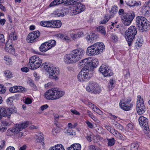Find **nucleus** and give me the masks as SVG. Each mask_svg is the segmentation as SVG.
Segmentation results:
<instances>
[{"mask_svg": "<svg viewBox=\"0 0 150 150\" xmlns=\"http://www.w3.org/2000/svg\"><path fill=\"white\" fill-rule=\"evenodd\" d=\"M143 41V38L141 37H139L137 39L135 43V46L137 49L139 48L142 45Z\"/></svg>", "mask_w": 150, "mask_h": 150, "instance_id": "36", "label": "nucleus"}, {"mask_svg": "<svg viewBox=\"0 0 150 150\" xmlns=\"http://www.w3.org/2000/svg\"><path fill=\"white\" fill-rule=\"evenodd\" d=\"M143 99L141 98L140 96H138L137 98V104L141 103H143Z\"/></svg>", "mask_w": 150, "mask_h": 150, "instance_id": "56", "label": "nucleus"}, {"mask_svg": "<svg viewBox=\"0 0 150 150\" xmlns=\"http://www.w3.org/2000/svg\"><path fill=\"white\" fill-rule=\"evenodd\" d=\"M71 111L72 113L76 115H79L80 114L79 112L75 110L71 109Z\"/></svg>", "mask_w": 150, "mask_h": 150, "instance_id": "62", "label": "nucleus"}, {"mask_svg": "<svg viewBox=\"0 0 150 150\" xmlns=\"http://www.w3.org/2000/svg\"><path fill=\"white\" fill-rule=\"evenodd\" d=\"M6 91V88L4 85L0 84V93H4Z\"/></svg>", "mask_w": 150, "mask_h": 150, "instance_id": "52", "label": "nucleus"}, {"mask_svg": "<svg viewBox=\"0 0 150 150\" xmlns=\"http://www.w3.org/2000/svg\"><path fill=\"white\" fill-rule=\"evenodd\" d=\"M35 142L36 143H40L42 146L44 145V143L42 142L43 140V134L41 133H37L35 134Z\"/></svg>", "mask_w": 150, "mask_h": 150, "instance_id": "18", "label": "nucleus"}, {"mask_svg": "<svg viewBox=\"0 0 150 150\" xmlns=\"http://www.w3.org/2000/svg\"><path fill=\"white\" fill-rule=\"evenodd\" d=\"M4 59L6 61V64L9 65L11 63L12 60L11 59L8 57L7 56L4 57Z\"/></svg>", "mask_w": 150, "mask_h": 150, "instance_id": "50", "label": "nucleus"}, {"mask_svg": "<svg viewBox=\"0 0 150 150\" xmlns=\"http://www.w3.org/2000/svg\"><path fill=\"white\" fill-rule=\"evenodd\" d=\"M30 69L35 70L39 68L42 63V59L38 55H34L30 57L29 60Z\"/></svg>", "mask_w": 150, "mask_h": 150, "instance_id": "7", "label": "nucleus"}, {"mask_svg": "<svg viewBox=\"0 0 150 150\" xmlns=\"http://www.w3.org/2000/svg\"><path fill=\"white\" fill-rule=\"evenodd\" d=\"M85 123L91 129H92L93 127V125L89 121L87 120Z\"/></svg>", "mask_w": 150, "mask_h": 150, "instance_id": "58", "label": "nucleus"}, {"mask_svg": "<svg viewBox=\"0 0 150 150\" xmlns=\"http://www.w3.org/2000/svg\"><path fill=\"white\" fill-rule=\"evenodd\" d=\"M139 146V143L134 142L131 144L130 150H138Z\"/></svg>", "mask_w": 150, "mask_h": 150, "instance_id": "37", "label": "nucleus"}, {"mask_svg": "<svg viewBox=\"0 0 150 150\" xmlns=\"http://www.w3.org/2000/svg\"><path fill=\"white\" fill-rule=\"evenodd\" d=\"M4 74L5 75L6 78L7 79H10L13 76V74L12 72L8 70L5 71Z\"/></svg>", "mask_w": 150, "mask_h": 150, "instance_id": "40", "label": "nucleus"}, {"mask_svg": "<svg viewBox=\"0 0 150 150\" xmlns=\"http://www.w3.org/2000/svg\"><path fill=\"white\" fill-rule=\"evenodd\" d=\"M99 71L105 77L110 76L113 74L112 71L105 65H101L99 68Z\"/></svg>", "mask_w": 150, "mask_h": 150, "instance_id": "12", "label": "nucleus"}, {"mask_svg": "<svg viewBox=\"0 0 150 150\" xmlns=\"http://www.w3.org/2000/svg\"><path fill=\"white\" fill-rule=\"evenodd\" d=\"M87 113L88 116L91 118L95 122H96L98 120L94 116L93 114L90 110H88L87 111Z\"/></svg>", "mask_w": 150, "mask_h": 150, "instance_id": "46", "label": "nucleus"}, {"mask_svg": "<svg viewBox=\"0 0 150 150\" xmlns=\"http://www.w3.org/2000/svg\"><path fill=\"white\" fill-rule=\"evenodd\" d=\"M139 122L142 128H144V129L146 131L147 133H148L149 129L147 119L143 116H141L139 118Z\"/></svg>", "mask_w": 150, "mask_h": 150, "instance_id": "13", "label": "nucleus"}, {"mask_svg": "<svg viewBox=\"0 0 150 150\" xmlns=\"http://www.w3.org/2000/svg\"><path fill=\"white\" fill-rule=\"evenodd\" d=\"M110 16H108V15H105V17L103 21L100 22V23L104 24L106 23L111 18H110Z\"/></svg>", "mask_w": 150, "mask_h": 150, "instance_id": "49", "label": "nucleus"}, {"mask_svg": "<svg viewBox=\"0 0 150 150\" xmlns=\"http://www.w3.org/2000/svg\"><path fill=\"white\" fill-rule=\"evenodd\" d=\"M46 42L43 43L39 47L40 51L42 52H44L49 49L48 44Z\"/></svg>", "mask_w": 150, "mask_h": 150, "instance_id": "24", "label": "nucleus"}, {"mask_svg": "<svg viewBox=\"0 0 150 150\" xmlns=\"http://www.w3.org/2000/svg\"><path fill=\"white\" fill-rule=\"evenodd\" d=\"M83 35V33L82 32H79L77 33H73L70 34L71 37L72 39L75 40L76 39L82 37Z\"/></svg>", "mask_w": 150, "mask_h": 150, "instance_id": "28", "label": "nucleus"}, {"mask_svg": "<svg viewBox=\"0 0 150 150\" xmlns=\"http://www.w3.org/2000/svg\"><path fill=\"white\" fill-rule=\"evenodd\" d=\"M40 32L36 30L30 33L27 37V41L30 43L33 42L40 35Z\"/></svg>", "mask_w": 150, "mask_h": 150, "instance_id": "15", "label": "nucleus"}, {"mask_svg": "<svg viewBox=\"0 0 150 150\" xmlns=\"http://www.w3.org/2000/svg\"><path fill=\"white\" fill-rule=\"evenodd\" d=\"M51 28H60L62 25V23L60 21H51Z\"/></svg>", "mask_w": 150, "mask_h": 150, "instance_id": "30", "label": "nucleus"}, {"mask_svg": "<svg viewBox=\"0 0 150 150\" xmlns=\"http://www.w3.org/2000/svg\"><path fill=\"white\" fill-rule=\"evenodd\" d=\"M28 122H26L23 123L16 124L15 125V127L12 128L13 134H18V132L21 131L23 129L27 127L28 125Z\"/></svg>", "mask_w": 150, "mask_h": 150, "instance_id": "14", "label": "nucleus"}, {"mask_svg": "<svg viewBox=\"0 0 150 150\" xmlns=\"http://www.w3.org/2000/svg\"><path fill=\"white\" fill-rule=\"evenodd\" d=\"M7 108L0 107V119L2 117H6L8 118Z\"/></svg>", "mask_w": 150, "mask_h": 150, "instance_id": "27", "label": "nucleus"}, {"mask_svg": "<svg viewBox=\"0 0 150 150\" xmlns=\"http://www.w3.org/2000/svg\"><path fill=\"white\" fill-rule=\"evenodd\" d=\"M51 21H42L40 23L41 25L43 27L50 28L51 27Z\"/></svg>", "mask_w": 150, "mask_h": 150, "instance_id": "34", "label": "nucleus"}, {"mask_svg": "<svg viewBox=\"0 0 150 150\" xmlns=\"http://www.w3.org/2000/svg\"><path fill=\"white\" fill-rule=\"evenodd\" d=\"M130 6H138L141 5V3L140 2H137L134 0H132L130 1L129 3V4H128Z\"/></svg>", "mask_w": 150, "mask_h": 150, "instance_id": "42", "label": "nucleus"}, {"mask_svg": "<svg viewBox=\"0 0 150 150\" xmlns=\"http://www.w3.org/2000/svg\"><path fill=\"white\" fill-rule=\"evenodd\" d=\"M96 30L102 35H105L106 34L104 27L102 26H99L96 28Z\"/></svg>", "mask_w": 150, "mask_h": 150, "instance_id": "38", "label": "nucleus"}, {"mask_svg": "<svg viewBox=\"0 0 150 150\" xmlns=\"http://www.w3.org/2000/svg\"><path fill=\"white\" fill-rule=\"evenodd\" d=\"M108 140V146H111L114 145L115 140L113 138L111 139H107Z\"/></svg>", "mask_w": 150, "mask_h": 150, "instance_id": "43", "label": "nucleus"}, {"mask_svg": "<svg viewBox=\"0 0 150 150\" xmlns=\"http://www.w3.org/2000/svg\"><path fill=\"white\" fill-rule=\"evenodd\" d=\"M46 42L47 43L49 48L50 49L54 46L56 44V41L54 40H50Z\"/></svg>", "mask_w": 150, "mask_h": 150, "instance_id": "41", "label": "nucleus"}, {"mask_svg": "<svg viewBox=\"0 0 150 150\" xmlns=\"http://www.w3.org/2000/svg\"><path fill=\"white\" fill-rule=\"evenodd\" d=\"M83 0H70L64 4L65 6L70 5H76L77 4L79 3L80 2H82Z\"/></svg>", "mask_w": 150, "mask_h": 150, "instance_id": "23", "label": "nucleus"}, {"mask_svg": "<svg viewBox=\"0 0 150 150\" xmlns=\"http://www.w3.org/2000/svg\"><path fill=\"white\" fill-rule=\"evenodd\" d=\"M112 134L120 139L123 140H126L125 137L124 135H122L117 131L115 129L114 130Z\"/></svg>", "mask_w": 150, "mask_h": 150, "instance_id": "22", "label": "nucleus"}, {"mask_svg": "<svg viewBox=\"0 0 150 150\" xmlns=\"http://www.w3.org/2000/svg\"><path fill=\"white\" fill-rule=\"evenodd\" d=\"M9 38L11 40H15L17 39V35L14 32H11L9 36Z\"/></svg>", "mask_w": 150, "mask_h": 150, "instance_id": "44", "label": "nucleus"}, {"mask_svg": "<svg viewBox=\"0 0 150 150\" xmlns=\"http://www.w3.org/2000/svg\"><path fill=\"white\" fill-rule=\"evenodd\" d=\"M13 130L12 128H10L8 129L6 132L7 135V136H11L13 135Z\"/></svg>", "mask_w": 150, "mask_h": 150, "instance_id": "54", "label": "nucleus"}, {"mask_svg": "<svg viewBox=\"0 0 150 150\" xmlns=\"http://www.w3.org/2000/svg\"><path fill=\"white\" fill-rule=\"evenodd\" d=\"M91 59L86 58L82 60V66L83 67L82 70H87L92 69L93 68L96 67L98 64V59L96 58L91 61Z\"/></svg>", "mask_w": 150, "mask_h": 150, "instance_id": "5", "label": "nucleus"}, {"mask_svg": "<svg viewBox=\"0 0 150 150\" xmlns=\"http://www.w3.org/2000/svg\"><path fill=\"white\" fill-rule=\"evenodd\" d=\"M133 127L131 123L128 124L127 126V128L129 130H132L133 129Z\"/></svg>", "mask_w": 150, "mask_h": 150, "instance_id": "59", "label": "nucleus"}, {"mask_svg": "<svg viewBox=\"0 0 150 150\" xmlns=\"http://www.w3.org/2000/svg\"><path fill=\"white\" fill-rule=\"evenodd\" d=\"M47 63L42 64L41 68H43L49 74L50 77L56 80H57V75L59 74V71L54 65L47 64Z\"/></svg>", "mask_w": 150, "mask_h": 150, "instance_id": "3", "label": "nucleus"}, {"mask_svg": "<svg viewBox=\"0 0 150 150\" xmlns=\"http://www.w3.org/2000/svg\"><path fill=\"white\" fill-rule=\"evenodd\" d=\"M76 11V14L79 13L83 11L85 9V6L80 2L75 5L74 9Z\"/></svg>", "mask_w": 150, "mask_h": 150, "instance_id": "19", "label": "nucleus"}, {"mask_svg": "<svg viewBox=\"0 0 150 150\" xmlns=\"http://www.w3.org/2000/svg\"><path fill=\"white\" fill-rule=\"evenodd\" d=\"M98 38L99 35L98 34L92 33L87 36L86 39L88 41L91 42V41L96 40Z\"/></svg>", "mask_w": 150, "mask_h": 150, "instance_id": "21", "label": "nucleus"}, {"mask_svg": "<svg viewBox=\"0 0 150 150\" xmlns=\"http://www.w3.org/2000/svg\"><path fill=\"white\" fill-rule=\"evenodd\" d=\"M28 83L30 85L33 87L35 90L37 89V88L35 85L34 83L31 80L29 81Z\"/></svg>", "mask_w": 150, "mask_h": 150, "instance_id": "55", "label": "nucleus"}, {"mask_svg": "<svg viewBox=\"0 0 150 150\" xmlns=\"http://www.w3.org/2000/svg\"><path fill=\"white\" fill-rule=\"evenodd\" d=\"M5 49L6 52L10 53L13 52L14 49L13 47L11 44H9L6 43L5 45Z\"/></svg>", "mask_w": 150, "mask_h": 150, "instance_id": "33", "label": "nucleus"}, {"mask_svg": "<svg viewBox=\"0 0 150 150\" xmlns=\"http://www.w3.org/2000/svg\"><path fill=\"white\" fill-rule=\"evenodd\" d=\"M4 42L5 40L4 35L2 34H0V42L4 43Z\"/></svg>", "mask_w": 150, "mask_h": 150, "instance_id": "63", "label": "nucleus"}, {"mask_svg": "<svg viewBox=\"0 0 150 150\" xmlns=\"http://www.w3.org/2000/svg\"><path fill=\"white\" fill-rule=\"evenodd\" d=\"M105 128L108 131H109L111 133H112L115 129L111 127L110 126L108 125H105Z\"/></svg>", "mask_w": 150, "mask_h": 150, "instance_id": "53", "label": "nucleus"}, {"mask_svg": "<svg viewBox=\"0 0 150 150\" xmlns=\"http://www.w3.org/2000/svg\"><path fill=\"white\" fill-rule=\"evenodd\" d=\"M14 100V98L13 97H10L8 98L6 100L7 104L10 105H13Z\"/></svg>", "mask_w": 150, "mask_h": 150, "instance_id": "47", "label": "nucleus"}, {"mask_svg": "<svg viewBox=\"0 0 150 150\" xmlns=\"http://www.w3.org/2000/svg\"><path fill=\"white\" fill-rule=\"evenodd\" d=\"M137 110L138 113L140 115L145 112L146 108L144 102L137 104Z\"/></svg>", "mask_w": 150, "mask_h": 150, "instance_id": "20", "label": "nucleus"}, {"mask_svg": "<svg viewBox=\"0 0 150 150\" xmlns=\"http://www.w3.org/2000/svg\"><path fill=\"white\" fill-rule=\"evenodd\" d=\"M93 75L92 71L88 70V71L84 72L81 70L78 75L79 80L81 82L86 81L89 79Z\"/></svg>", "mask_w": 150, "mask_h": 150, "instance_id": "9", "label": "nucleus"}, {"mask_svg": "<svg viewBox=\"0 0 150 150\" xmlns=\"http://www.w3.org/2000/svg\"><path fill=\"white\" fill-rule=\"evenodd\" d=\"M58 4H59L58 0H54L50 4L49 6L52 7Z\"/></svg>", "mask_w": 150, "mask_h": 150, "instance_id": "57", "label": "nucleus"}, {"mask_svg": "<svg viewBox=\"0 0 150 150\" xmlns=\"http://www.w3.org/2000/svg\"><path fill=\"white\" fill-rule=\"evenodd\" d=\"M8 124V123L6 121L1 122L0 124V130L1 132H4L7 129Z\"/></svg>", "mask_w": 150, "mask_h": 150, "instance_id": "25", "label": "nucleus"}, {"mask_svg": "<svg viewBox=\"0 0 150 150\" xmlns=\"http://www.w3.org/2000/svg\"><path fill=\"white\" fill-rule=\"evenodd\" d=\"M48 107V105L47 104H45L41 106L40 107V108L42 111H43L46 109Z\"/></svg>", "mask_w": 150, "mask_h": 150, "instance_id": "61", "label": "nucleus"}, {"mask_svg": "<svg viewBox=\"0 0 150 150\" xmlns=\"http://www.w3.org/2000/svg\"><path fill=\"white\" fill-rule=\"evenodd\" d=\"M58 36L60 38L67 42H69L70 40L69 37L65 34L60 33L58 35Z\"/></svg>", "mask_w": 150, "mask_h": 150, "instance_id": "35", "label": "nucleus"}, {"mask_svg": "<svg viewBox=\"0 0 150 150\" xmlns=\"http://www.w3.org/2000/svg\"><path fill=\"white\" fill-rule=\"evenodd\" d=\"M112 38L115 41H116L118 40V38L114 34H112L111 35Z\"/></svg>", "mask_w": 150, "mask_h": 150, "instance_id": "64", "label": "nucleus"}, {"mask_svg": "<svg viewBox=\"0 0 150 150\" xmlns=\"http://www.w3.org/2000/svg\"><path fill=\"white\" fill-rule=\"evenodd\" d=\"M117 7L116 6H114L112 7L111 10L110 11V18H112L114 16V15L117 12Z\"/></svg>", "mask_w": 150, "mask_h": 150, "instance_id": "39", "label": "nucleus"}, {"mask_svg": "<svg viewBox=\"0 0 150 150\" xmlns=\"http://www.w3.org/2000/svg\"><path fill=\"white\" fill-rule=\"evenodd\" d=\"M105 46L102 42H96L88 47L86 53L88 56L95 55L101 53Z\"/></svg>", "mask_w": 150, "mask_h": 150, "instance_id": "1", "label": "nucleus"}, {"mask_svg": "<svg viewBox=\"0 0 150 150\" xmlns=\"http://www.w3.org/2000/svg\"><path fill=\"white\" fill-rule=\"evenodd\" d=\"M32 103L31 100L29 98H26L25 99V103L26 104H29Z\"/></svg>", "mask_w": 150, "mask_h": 150, "instance_id": "60", "label": "nucleus"}, {"mask_svg": "<svg viewBox=\"0 0 150 150\" xmlns=\"http://www.w3.org/2000/svg\"><path fill=\"white\" fill-rule=\"evenodd\" d=\"M114 125L117 129L121 131L123 130H124V128L123 126L119 123H116L114 124Z\"/></svg>", "mask_w": 150, "mask_h": 150, "instance_id": "51", "label": "nucleus"}, {"mask_svg": "<svg viewBox=\"0 0 150 150\" xmlns=\"http://www.w3.org/2000/svg\"><path fill=\"white\" fill-rule=\"evenodd\" d=\"M81 145L79 144H75L71 145L68 148L67 150H80Z\"/></svg>", "mask_w": 150, "mask_h": 150, "instance_id": "29", "label": "nucleus"}, {"mask_svg": "<svg viewBox=\"0 0 150 150\" xmlns=\"http://www.w3.org/2000/svg\"><path fill=\"white\" fill-rule=\"evenodd\" d=\"M70 53L71 55L77 62L82 58L85 52L83 49L79 48L72 51Z\"/></svg>", "mask_w": 150, "mask_h": 150, "instance_id": "10", "label": "nucleus"}, {"mask_svg": "<svg viewBox=\"0 0 150 150\" xmlns=\"http://www.w3.org/2000/svg\"><path fill=\"white\" fill-rule=\"evenodd\" d=\"M8 118L10 117V116L12 113H16L17 109L14 106H12L10 108H7Z\"/></svg>", "mask_w": 150, "mask_h": 150, "instance_id": "26", "label": "nucleus"}, {"mask_svg": "<svg viewBox=\"0 0 150 150\" xmlns=\"http://www.w3.org/2000/svg\"><path fill=\"white\" fill-rule=\"evenodd\" d=\"M131 101L130 98H125L120 100L119 105L120 108L123 110L128 111L130 109V108L133 106V104L129 103Z\"/></svg>", "mask_w": 150, "mask_h": 150, "instance_id": "11", "label": "nucleus"}, {"mask_svg": "<svg viewBox=\"0 0 150 150\" xmlns=\"http://www.w3.org/2000/svg\"><path fill=\"white\" fill-rule=\"evenodd\" d=\"M134 17V13H125L121 16V19L124 25L127 26L130 25Z\"/></svg>", "mask_w": 150, "mask_h": 150, "instance_id": "8", "label": "nucleus"}, {"mask_svg": "<svg viewBox=\"0 0 150 150\" xmlns=\"http://www.w3.org/2000/svg\"><path fill=\"white\" fill-rule=\"evenodd\" d=\"M98 86L96 83L93 81H90L86 89L87 91L90 92H97L98 90Z\"/></svg>", "mask_w": 150, "mask_h": 150, "instance_id": "16", "label": "nucleus"}, {"mask_svg": "<svg viewBox=\"0 0 150 150\" xmlns=\"http://www.w3.org/2000/svg\"><path fill=\"white\" fill-rule=\"evenodd\" d=\"M49 150H65L63 146L61 144H57L51 147Z\"/></svg>", "mask_w": 150, "mask_h": 150, "instance_id": "32", "label": "nucleus"}, {"mask_svg": "<svg viewBox=\"0 0 150 150\" xmlns=\"http://www.w3.org/2000/svg\"><path fill=\"white\" fill-rule=\"evenodd\" d=\"M64 62L67 64H71L76 62L73 57L69 54H67L64 57Z\"/></svg>", "mask_w": 150, "mask_h": 150, "instance_id": "17", "label": "nucleus"}, {"mask_svg": "<svg viewBox=\"0 0 150 150\" xmlns=\"http://www.w3.org/2000/svg\"><path fill=\"white\" fill-rule=\"evenodd\" d=\"M137 33V28L134 26L132 25L129 27L126 30L125 37L129 46H130L131 45L132 42L134 39Z\"/></svg>", "mask_w": 150, "mask_h": 150, "instance_id": "6", "label": "nucleus"}, {"mask_svg": "<svg viewBox=\"0 0 150 150\" xmlns=\"http://www.w3.org/2000/svg\"><path fill=\"white\" fill-rule=\"evenodd\" d=\"M65 8H62L60 9H57L54 12V14L56 16H64Z\"/></svg>", "mask_w": 150, "mask_h": 150, "instance_id": "31", "label": "nucleus"}, {"mask_svg": "<svg viewBox=\"0 0 150 150\" xmlns=\"http://www.w3.org/2000/svg\"><path fill=\"white\" fill-rule=\"evenodd\" d=\"M64 91H59L55 88L48 90L44 94L45 98L48 100H56L59 99L65 94Z\"/></svg>", "mask_w": 150, "mask_h": 150, "instance_id": "2", "label": "nucleus"}, {"mask_svg": "<svg viewBox=\"0 0 150 150\" xmlns=\"http://www.w3.org/2000/svg\"><path fill=\"white\" fill-rule=\"evenodd\" d=\"M146 10L145 11V13L148 15L150 14V0L148 2L147 6L146 7Z\"/></svg>", "mask_w": 150, "mask_h": 150, "instance_id": "48", "label": "nucleus"}, {"mask_svg": "<svg viewBox=\"0 0 150 150\" xmlns=\"http://www.w3.org/2000/svg\"><path fill=\"white\" fill-rule=\"evenodd\" d=\"M115 83V81L112 79H110L109 80V83L108 86V87L110 90H111L114 87V84Z\"/></svg>", "mask_w": 150, "mask_h": 150, "instance_id": "45", "label": "nucleus"}, {"mask_svg": "<svg viewBox=\"0 0 150 150\" xmlns=\"http://www.w3.org/2000/svg\"><path fill=\"white\" fill-rule=\"evenodd\" d=\"M136 24L141 32L146 31L149 28V24L147 20L144 17L138 16L136 18Z\"/></svg>", "mask_w": 150, "mask_h": 150, "instance_id": "4", "label": "nucleus"}]
</instances>
